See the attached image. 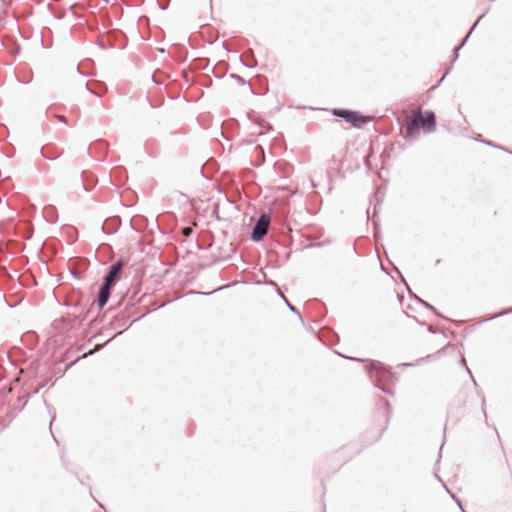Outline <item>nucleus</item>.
Here are the masks:
<instances>
[{"mask_svg": "<svg viewBox=\"0 0 512 512\" xmlns=\"http://www.w3.org/2000/svg\"><path fill=\"white\" fill-rule=\"evenodd\" d=\"M405 125L408 137L417 135L420 128H423L425 132H432L436 127L435 114L433 112L423 114L422 111L418 109L413 115L407 117Z\"/></svg>", "mask_w": 512, "mask_h": 512, "instance_id": "nucleus-1", "label": "nucleus"}, {"mask_svg": "<svg viewBox=\"0 0 512 512\" xmlns=\"http://www.w3.org/2000/svg\"><path fill=\"white\" fill-rule=\"evenodd\" d=\"M334 114L341 118H344L347 122H350L355 127H361L362 124L366 123L369 120L368 117L362 116L353 111L335 110Z\"/></svg>", "mask_w": 512, "mask_h": 512, "instance_id": "nucleus-2", "label": "nucleus"}, {"mask_svg": "<svg viewBox=\"0 0 512 512\" xmlns=\"http://www.w3.org/2000/svg\"><path fill=\"white\" fill-rule=\"evenodd\" d=\"M269 223L270 218L267 215H262L259 218L252 231V239L254 241H259L265 236L269 227Z\"/></svg>", "mask_w": 512, "mask_h": 512, "instance_id": "nucleus-3", "label": "nucleus"}, {"mask_svg": "<svg viewBox=\"0 0 512 512\" xmlns=\"http://www.w3.org/2000/svg\"><path fill=\"white\" fill-rule=\"evenodd\" d=\"M122 268H123V263H121V262H118L110 267L109 273L105 279V283L107 284V286L114 285V283L117 279V276L121 272Z\"/></svg>", "mask_w": 512, "mask_h": 512, "instance_id": "nucleus-4", "label": "nucleus"}, {"mask_svg": "<svg viewBox=\"0 0 512 512\" xmlns=\"http://www.w3.org/2000/svg\"><path fill=\"white\" fill-rule=\"evenodd\" d=\"M111 287L112 286H107V284L104 283V285L100 289L99 298H98V303H99L100 307H103L107 303L109 296H110V288Z\"/></svg>", "mask_w": 512, "mask_h": 512, "instance_id": "nucleus-5", "label": "nucleus"}, {"mask_svg": "<svg viewBox=\"0 0 512 512\" xmlns=\"http://www.w3.org/2000/svg\"><path fill=\"white\" fill-rule=\"evenodd\" d=\"M183 235L185 236H189L191 233H192V228L191 227H185L182 231Z\"/></svg>", "mask_w": 512, "mask_h": 512, "instance_id": "nucleus-6", "label": "nucleus"}, {"mask_svg": "<svg viewBox=\"0 0 512 512\" xmlns=\"http://www.w3.org/2000/svg\"><path fill=\"white\" fill-rule=\"evenodd\" d=\"M57 118H58L60 121L65 122V118H64L63 116H57Z\"/></svg>", "mask_w": 512, "mask_h": 512, "instance_id": "nucleus-7", "label": "nucleus"}]
</instances>
